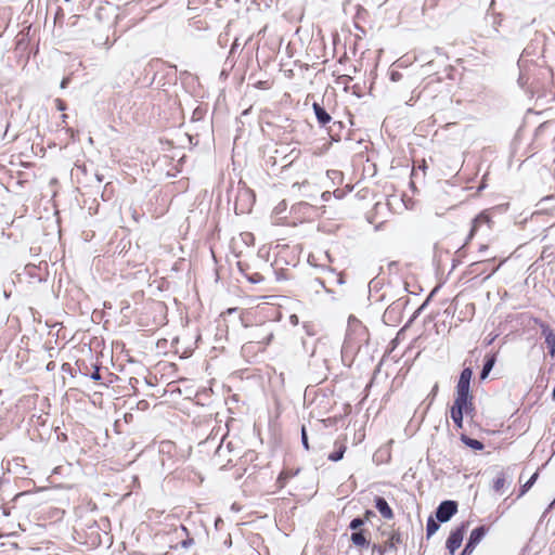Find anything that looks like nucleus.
Returning a JSON list of instances; mask_svg holds the SVG:
<instances>
[{"label":"nucleus","instance_id":"nucleus-1","mask_svg":"<svg viewBox=\"0 0 555 555\" xmlns=\"http://www.w3.org/2000/svg\"><path fill=\"white\" fill-rule=\"evenodd\" d=\"M409 302V297L402 296L393 300L385 310L383 320L386 324H396L400 322L402 312Z\"/></svg>","mask_w":555,"mask_h":555},{"label":"nucleus","instance_id":"nucleus-2","mask_svg":"<svg viewBox=\"0 0 555 555\" xmlns=\"http://www.w3.org/2000/svg\"><path fill=\"white\" fill-rule=\"evenodd\" d=\"M457 502L453 500L442 501L436 508V519L439 522L449 521L457 513Z\"/></svg>","mask_w":555,"mask_h":555},{"label":"nucleus","instance_id":"nucleus-3","mask_svg":"<svg viewBox=\"0 0 555 555\" xmlns=\"http://www.w3.org/2000/svg\"><path fill=\"white\" fill-rule=\"evenodd\" d=\"M467 527L468 522H463L461 526L450 532L446 546L451 555H454L455 551L461 546Z\"/></svg>","mask_w":555,"mask_h":555},{"label":"nucleus","instance_id":"nucleus-4","mask_svg":"<svg viewBox=\"0 0 555 555\" xmlns=\"http://www.w3.org/2000/svg\"><path fill=\"white\" fill-rule=\"evenodd\" d=\"M525 53H527V49L524 50L520 59L518 60V67H519V76L517 79V82L520 88H526L528 85H530V72L532 65L527 64V60H525ZM535 68V66L533 65Z\"/></svg>","mask_w":555,"mask_h":555},{"label":"nucleus","instance_id":"nucleus-5","mask_svg":"<svg viewBox=\"0 0 555 555\" xmlns=\"http://www.w3.org/2000/svg\"><path fill=\"white\" fill-rule=\"evenodd\" d=\"M402 542L401 534L399 532H393L388 541L386 542L385 546L382 545H374L373 550L377 551L379 555H389L391 553L397 552V544H400ZM395 555V554H393Z\"/></svg>","mask_w":555,"mask_h":555},{"label":"nucleus","instance_id":"nucleus-6","mask_svg":"<svg viewBox=\"0 0 555 555\" xmlns=\"http://www.w3.org/2000/svg\"><path fill=\"white\" fill-rule=\"evenodd\" d=\"M231 443H228L227 446H223L222 443L219 444V447L217 448L216 452H215V455H214V461H215V464L216 465H220V468L223 469L225 468V466L230 463H232V459L229 457L227 460V463L223 464L222 463V460L227 457V455L231 452Z\"/></svg>","mask_w":555,"mask_h":555},{"label":"nucleus","instance_id":"nucleus-7","mask_svg":"<svg viewBox=\"0 0 555 555\" xmlns=\"http://www.w3.org/2000/svg\"><path fill=\"white\" fill-rule=\"evenodd\" d=\"M374 503H375V507L376 509L379 512V514L385 518V519H392L393 518V512L391 509V507L389 506L388 502L385 500V498L383 496H375L374 499Z\"/></svg>","mask_w":555,"mask_h":555},{"label":"nucleus","instance_id":"nucleus-8","mask_svg":"<svg viewBox=\"0 0 555 555\" xmlns=\"http://www.w3.org/2000/svg\"><path fill=\"white\" fill-rule=\"evenodd\" d=\"M540 327L542 330V334L545 337V344L548 349V353L551 357H554L555 356V334L550 328V326L545 323H541Z\"/></svg>","mask_w":555,"mask_h":555},{"label":"nucleus","instance_id":"nucleus-9","mask_svg":"<svg viewBox=\"0 0 555 555\" xmlns=\"http://www.w3.org/2000/svg\"><path fill=\"white\" fill-rule=\"evenodd\" d=\"M474 397L473 395H455V399L453 402V405L451 406L450 411L455 412H463L466 409L467 404H469V401H473Z\"/></svg>","mask_w":555,"mask_h":555},{"label":"nucleus","instance_id":"nucleus-10","mask_svg":"<svg viewBox=\"0 0 555 555\" xmlns=\"http://www.w3.org/2000/svg\"><path fill=\"white\" fill-rule=\"evenodd\" d=\"M490 222H491V219L486 212H480L478 216H476L472 221V229L469 231L467 241L473 238L477 229L481 224H488V227H490Z\"/></svg>","mask_w":555,"mask_h":555},{"label":"nucleus","instance_id":"nucleus-11","mask_svg":"<svg viewBox=\"0 0 555 555\" xmlns=\"http://www.w3.org/2000/svg\"><path fill=\"white\" fill-rule=\"evenodd\" d=\"M312 108H313L314 115L317 117V120L321 126H325L332 120L331 115L326 112V109L321 104L314 102L312 104Z\"/></svg>","mask_w":555,"mask_h":555},{"label":"nucleus","instance_id":"nucleus-12","mask_svg":"<svg viewBox=\"0 0 555 555\" xmlns=\"http://www.w3.org/2000/svg\"><path fill=\"white\" fill-rule=\"evenodd\" d=\"M495 362H496V356L494 353L487 354L485 357V362H483L482 370H481L480 376H479L481 380L486 379L489 376Z\"/></svg>","mask_w":555,"mask_h":555},{"label":"nucleus","instance_id":"nucleus-13","mask_svg":"<svg viewBox=\"0 0 555 555\" xmlns=\"http://www.w3.org/2000/svg\"><path fill=\"white\" fill-rule=\"evenodd\" d=\"M350 540L356 546H360V547L369 546V544H370L363 530H358V531L352 532Z\"/></svg>","mask_w":555,"mask_h":555},{"label":"nucleus","instance_id":"nucleus-14","mask_svg":"<svg viewBox=\"0 0 555 555\" xmlns=\"http://www.w3.org/2000/svg\"><path fill=\"white\" fill-rule=\"evenodd\" d=\"M461 441L466 447H468V448H470L473 450H476V451H481L485 448V444L480 440L470 438V437H468L466 435H462L461 436Z\"/></svg>","mask_w":555,"mask_h":555},{"label":"nucleus","instance_id":"nucleus-15","mask_svg":"<svg viewBox=\"0 0 555 555\" xmlns=\"http://www.w3.org/2000/svg\"><path fill=\"white\" fill-rule=\"evenodd\" d=\"M487 532H488V528L486 526H479L470 532L468 539L472 542H474L476 545H478Z\"/></svg>","mask_w":555,"mask_h":555},{"label":"nucleus","instance_id":"nucleus-16","mask_svg":"<svg viewBox=\"0 0 555 555\" xmlns=\"http://www.w3.org/2000/svg\"><path fill=\"white\" fill-rule=\"evenodd\" d=\"M506 483V473L501 470L496 477L493 479L492 489L495 492H500Z\"/></svg>","mask_w":555,"mask_h":555},{"label":"nucleus","instance_id":"nucleus-17","mask_svg":"<svg viewBox=\"0 0 555 555\" xmlns=\"http://www.w3.org/2000/svg\"><path fill=\"white\" fill-rule=\"evenodd\" d=\"M237 266H238L240 271L245 274L246 279L250 283L257 284L264 280L263 276L258 272H255L253 274H246L243 262L238 261Z\"/></svg>","mask_w":555,"mask_h":555},{"label":"nucleus","instance_id":"nucleus-18","mask_svg":"<svg viewBox=\"0 0 555 555\" xmlns=\"http://www.w3.org/2000/svg\"><path fill=\"white\" fill-rule=\"evenodd\" d=\"M455 395H472L470 393V382L468 380H457Z\"/></svg>","mask_w":555,"mask_h":555},{"label":"nucleus","instance_id":"nucleus-19","mask_svg":"<svg viewBox=\"0 0 555 555\" xmlns=\"http://www.w3.org/2000/svg\"><path fill=\"white\" fill-rule=\"evenodd\" d=\"M347 450V447L345 443H339L338 449L331 454H328V460L332 462H338L344 457V454Z\"/></svg>","mask_w":555,"mask_h":555},{"label":"nucleus","instance_id":"nucleus-20","mask_svg":"<svg viewBox=\"0 0 555 555\" xmlns=\"http://www.w3.org/2000/svg\"><path fill=\"white\" fill-rule=\"evenodd\" d=\"M439 521L434 519L431 516L427 519L426 524V534L427 538L431 537L434 533H436L439 529Z\"/></svg>","mask_w":555,"mask_h":555},{"label":"nucleus","instance_id":"nucleus-21","mask_svg":"<svg viewBox=\"0 0 555 555\" xmlns=\"http://www.w3.org/2000/svg\"><path fill=\"white\" fill-rule=\"evenodd\" d=\"M298 472H299V469L283 470L278 478V482L280 483V487H284L286 480L296 476L298 474Z\"/></svg>","mask_w":555,"mask_h":555},{"label":"nucleus","instance_id":"nucleus-22","mask_svg":"<svg viewBox=\"0 0 555 555\" xmlns=\"http://www.w3.org/2000/svg\"><path fill=\"white\" fill-rule=\"evenodd\" d=\"M538 477H539V473L535 472L530 477V479L525 485L521 486L520 492L518 494L519 498L522 496L534 485V482L537 481Z\"/></svg>","mask_w":555,"mask_h":555},{"label":"nucleus","instance_id":"nucleus-23","mask_svg":"<svg viewBox=\"0 0 555 555\" xmlns=\"http://www.w3.org/2000/svg\"><path fill=\"white\" fill-rule=\"evenodd\" d=\"M450 416L457 428L463 427V418H464L463 412L459 413L455 411H450Z\"/></svg>","mask_w":555,"mask_h":555},{"label":"nucleus","instance_id":"nucleus-24","mask_svg":"<svg viewBox=\"0 0 555 555\" xmlns=\"http://www.w3.org/2000/svg\"><path fill=\"white\" fill-rule=\"evenodd\" d=\"M364 521L365 519L356 517L350 521L349 528L353 531H358V529L364 525Z\"/></svg>","mask_w":555,"mask_h":555},{"label":"nucleus","instance_id":"nucleus-25","mask_svg":"<svg viewBox=\"0 0 555 555\" xmlns=\"http://www.w3.org/2000/svg\"><path fill=\"white\" fill-rule=\"evenodd\" d=\"M472 377H473V370L470 367H465L461 372L459 379L470 382Z\"/></svg>","mask_w":555,"mask_h":555},{"label":"nucleus","instance_id":"nucleus-26","mask_svg":"<svg viewBox=\"0 0 555 555\" xmlns=\"http://www.w3.org/2000/svg\"><path fill=\"white\" fill-rule=\"evenodd\" d=\"M301 443L307 451L310 449L308 434L305 426L301 427Z\"/></svg>","mask_w":555,"mask_h":555},{"label":"nucleus","instance_id":"nucleus-27","mask_svg":"<svg viewBox=\"0 0 555 555\" xmlns=\"http://www.w3.org/2000/svg\"><path fill=\"white\" fill-rule=\"evenodd\" d=\"M402 77H403L402 74L400 72H398V70L391 69L389 72V78L393 82L400 81L402 79Z\"/></svg>","mask_w":555,"mask_h":555},{"label":"nucleus","instance_id":"nucleus-28","mask_svg":"<svg viewBox=\"0 0 555 555\" xmlns=\"http://www.w3.org/2000/svg\"><path fill=\"white\" fill-rule=\"evenodd\" d=\"M438 390H439V385L438 383H436L431 389V391L429 392L427 399H429V403H428V406L433 403V401L435 400L437 393H438Z\"/></svg>","mask_w":555,"mask_h":555},{"label":"nucleus","instance_id":"nucleus-29","mask_svg":"<svg viewBox=\"0 0 555 555\" xmlns=\"http://www.w3.org/2000/svg\"><path fill=\"white\" fill-rule=\"evenodd\" d=\"M476 546L477 545L468 539V541L466 542V545L463 550L462 555L470 554L475 550Z\"/></svg>","mask_w":555,"mask_h":555},{"label":"nucleus","instance_id":"nucleus-30","mask_svg":"<svg viewBox=\"0 0 555 555\" xmlns=\"http://www.w3.org/2000/svg\"><path fill=\"white\" fill-rule=\"evenodd\" d=\"M352 80V77L350 75H341L338 77V82L345 85L347 88L350 81Z\"/></svg>","mask_w":555,"mask_h":555},{"label":"nucleus","instance_id":"nucleus-31","mask_svg":"<svg viewBox=\"0 0 555 555\" xmlns=\"http://www.w3.org/2000/svg\"><path fill=\"white\" fill-rule=\"evenodd\" d=\"M474 413H475V405H474V400H473V401H469V404H467L466 409L464 410V414L470 415L473 417Z\"/></svg>","mask_w":555,"mask_h":555},{"label":"nucleus","instance_id":"nucleus-32","mask_svg":"<svg viewBox=\"0 0 555 555\" xmlns=\"http://www.w3.org/2000/svg\"><path fill=\"white\" fill-rule=\"evenodd\" d=\"M193 543H194V539H193V538H188V539H185V540H182V541H181V546H182L183 548H188V547H190Z\"/></svg>","mask_w":555,"mask_h":555},{"label":"nucleus","instance_id":"nucleus-33","mask_svg":"<svg viewBox=\"0 0 555 555\" xmlns=\"http://www.w3.org/2000/svg\"><path fill=\"white\" fill-rule=\"evenodd\" d=\"M55 103H56V107H57V109H60V111H64V109L66 108V104H65L62 100L56 99V100H55Z\"/></svg>","mask_w":555,"mask_h":555},{"label":"nucleus","instance_id":"nucleus-34","mask_svg":"<svg viewBox=\"0 0 555 555\" xmlns=\"http://www.w3.org/2000/svg\"><path fill=\"white\" fill-rule=\"evenodd\" d=\"M90 377L93 379V380H100L101 379V374L99 372V369L95 367L94 372L90 375Z\"/></svg>","mask_w":555,"mask_h":555},{"label":"nucleus","instance_id":"nucleus-35","mask_svg":"<svg viewBox=\"0 0 555 555\" xmlns=\"http://www.w3.org/2000/svg\"><path fill=\"white\" fill-rule=\"evenodd\" d=\"M69 81H70V78H69V77H65V78H63V79H62V81H61L60 87H61L62 89H65V88L68 86Z\"/></svg>","mask_w":555,"mask_h":555},{"label":"nucleus","instance_id":"nucleus-36","mask_svg":"<svg viewBox=\"0 0 555 555\" xmlns=\"http://www.w3.org/2000/svg\"><path fill=\"white\" fill-rule=\"evenodd\" d=\"M364 516H365V519L369 520V519H371V517L375 516V513L371 509H366Z\"/></svg>","mask_w":555,"mask_h":555},{"label":"nucleus","instance_id":"nucleus-37","mask_svg":"<svg viewBox=\"0 0 555 555\" xmlns=\"http://www.w3.org/2000/svg\"><path fill=\"white\" fill-rule=\"evenodd\" d=\"M289 320L292 324H298V317L296 314L291 315Z\"/></svg>","mask_w":555,"mask_h":555},{"label":"nucleus","instance_id":"nucleus-38","mask_svg":"<svg viewBox=\"0 0 555 555\" xmlns=\"http://www.w3.org/2000/svg\"><path fill=\"white\" fill-rule=\"evenodd\" d=\"M336 282H337L338 284H340V285L345 283V281H344V278H343V274H341V273H339V274L337 275V278H336Z\"/></svg>","mask_w":555,"mask_h":555},{"label":"nucleus","instance_id":"nucleus-39","mask_svg":"<svg viewBox=\"0 0 555 555\" xmlns=\"http://www.w3.org/2000/svg\"><path fill=\"white\" fill-rule=\"evenodd\" d=\"M95 179H96V182H98L99 184H101V183H102V181H103V177H102V176H100L99 173H96V175H95Z\"/></svg>","mask_w":555,"mask_h":555},{"label":"nucleus","instance_id":"nucleus-40","mask_svg":"<svg viewBox=\"0 0 555 555\" xmlns=\"http://www.w3.org/2000/svg\"><path fill=\"white\" fill-rule=\"evenodd\" d=\"M554 504H555V498H554V501L548 505V507L545 511V513L548 512L554 506Z\"/></svg>","mask_w":555,"mask_h":555},{"label":"nucleus","instance_id":"nucleus-41","mask_svg":"<svg viewBox=\"0 0 555 555\" xmlns=\"http://www.w3.org/2000/svg\"><path fill=\"white\" fill-rule=\"evenodd\" d=\"M315 281H317L320 285H322L323 287H325V286H324V281H323V280L317 279Z\"/></svg>","mask_w":555,"mask_h":555},{"label":"nucleus","instance_id":"nucleus-42","mask_svg":"<svg viewBox=\"0 0 555 555\" xmlns=\"http://www.w3.org/2000/svg\"><path fill=\"white\" fill-rule=\"evenodd\" d=\"M272 337H273V334H270V335L268 336V338H267V344H269V343H270V340H271V338H272Z\"/></svg>","mask_w":555,"mask_h":555},{"label":"nucleus","instance_id":"nucleus-43","mask_svg":"<svg viewBox=\"0 0 555 555\" xmlns=\"http://www.w3.org/2000/svg\"><path fill=\"white\" fill-rule=\"evenodd\" d=\"M181 530L186 532V528L184 526H181Z\"/></svg>","mask_w":555,"mask_h":555},{"label":"nucleus","instance_id":"nucleus-44","mask_svg":"<svg viewBox=\"0 0 555 555\" xmlns=\"http://www.w3.org/2000/svg\"><path fill=\"white\" fill-rule=\"evenodd\" d=\"M436 292V289H434L433 292H430V295H429V298L434 295V293Z\"/></svg>","mask_w":555,"mask_h":555}]
</instances>
